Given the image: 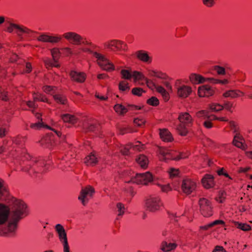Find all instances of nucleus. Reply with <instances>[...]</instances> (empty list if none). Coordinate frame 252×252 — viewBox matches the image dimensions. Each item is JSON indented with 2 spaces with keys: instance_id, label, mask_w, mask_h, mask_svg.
<instances>
[{
  "instance_id": "obj_1",
  "label": "nucleus",
  "mask_w": 252,
  "mask_h": 252,
  "mask_svg": "<svg viewBox=\"0 0 252 252\" xmlns=\"http://www.w3.org/2000/svg\"><path fill=\"white\" fill-rule=\"evenodd\" d=\"M27 205L22 201L13 197L9 209V220L7 228L3 233H12L15 231L18 221L27 215Z\"/></svg>"
},
{
  "instance_id": "obj_2",
  "label": "nucleus",
  "mask_w": 252,
  "mask_h": 252,
  "mask_svg": "<svg viewBox=\"0 0 252 252\" xmlns=\"http://www.w3.org/2000/svg\"><path fill=\"white\" fill-rule=\"evenodd\" d=\"M180 124L177 126V130L179 134L182 136H185L188 132L186 126H189L192 122V119L188 113H181L178 117Z\"/></svg>"
},
{
  "instance_id": "obj_3",
  "label": "nucleus",
  "mask_w": 252,
  "mask_h": 252,
  "mask_svg": "<svg viewBox=\"0 0 252 252\" xmlns=\"http://www.w3.org/2000/svg\"><path fill=\"white\" fill-rule=\"evenodd\" d=\"M62 36L63 38L74 45H91V43L87 41L86 38H84L81 35L74 32H66Z\"/></svg>"
},
{
  "instance_id": "obj_4",
  "label": "nucleus",
  "mask_w": 252,
  "mask_h": 252,
  "mask_svg": "<svg viewBox=\"0 0 252 252\" xmlns=\"http://www.w3.org/2000/svg\"><path fill=\"white\" fill-rule=\"evenodd\" d=\"M104 47L105 49L113 52H121L125 51L127 48V45L122 40L118 39H111L105 42Z\"/></svg>"
},
{
  "instance_id": "obj_5",
  "label": "nucleus",
  "mask_w": 252,
  "mask_h": 252,
  "mask_svg": "<svg viewBox=\"0 0 252 252\" xmlns=\"http://www.w3.org/2000/svg\"><path fill=\"white\" fill-rule=\"evenodd\" d=\"M92 53L94 57L97 59L98 64L102 69L108 71L115 69L114 64L103 55L96 52H94Z\"/></svg>"
},
{
  "instance_id": "obj_6",
  "label": "nucleus",
  "mask_w": 252,
  "mask_h": 252,
  "mask_svg": "<svg viewBox=\"0 0 252 252\" xmlns=\"http://www.w3.org/2000/svg\"><path fill=\"white\" fill-rule=\"evenodd\" d=\"M199 210L204 217H209L213 214V207L211 201L205 198H200L199 202Z\"/></svg>"
},
{
  "instance_id": "obj_7",
  "label": "nucleus",
  "mask_w": 252,
  "mask_h": 252,
  "mask_svg": "<svg viewBox=\"0 0 252 252\" xmlns=\"http://www.w3.org/2000/svg\"><path fill=\"white\" fill-rule=\"evenodd\" d=\"M6 31L9 33L14 32L19 36L24 34L29 35L33 33L32 30L23 25L12 23H10L7 27Z\"/></svg>"
},
{
  "instance_id": "obj_8",
  "label": "nucleus",
  "mask_w": 252,
  "mask_h": 252,
  "mask_svg": "<svg viewBox=\"0 0 252 252\" xmlns=\"http://www.w3.org/2000/svg\"><path fill=\"white\" fill-rule=\"evenodd\" d=\"M153 180L152 175L149 172H147L145 173L137 174L134 177L131 178L130 181L127 182L147 185L149 183L152 182Z\"/></svg>"
},
{
  "instance_id": "obj_9",
  "label": "nucleus",
  "mask_w": 252,
  "mask_h": 252,
  "mask_svg": "<svg viewBox=\"0 0 252 252\" xmlns=\"http://www.w3.org/2000/svg\"><path fill=\"white\" fill-rule=\"evenodd\" d=\"M94 193V188L91 186H87L82 189L78 198L81 201L83 206H86L89 199L93 197Z\"/></svg>"
},
{
  "instance_id": "obj_10",
  "label": "nucleus",
  "mask_w": 252,
  "mask_h": 252,
  "mask_svg": "<svg viewBox=\"0 0 252 252\" xmlns=\"http://www.w3.org/2000/svg\"><path fill=\"white\" fill-rule=\"evenodd\" d=\"M160 154L161 156V158H159L158 157V159L159 158L161 160H166V159L172 158L174 160H179L181 158H186L187 156L183 155V154L180 153L177 156H172L169 153V151L167 149L163 148L162 147L158 146V155Z\"/></svg>"
},
{
  "instance_id": "obj_11",
  "label": "nucleus",
  "mask_w": 252,
  "mask_h": 252,
  "mask_svg": "<svg viewBox=\"0 0 252 252\" xmlns=\"http://www.w3.org/2000/svg\"><path fill=\"white\" fill-rule=\"evenodd\" d=\"M195 188V183L189 179H184L182 182V189L187 194H190Z\"/></svg>"
},
{
  "instance_id": "obj_12",
  "label": "nucleus",
  "mask_w": 252,
  "mask_h": 252,
  "mask_svg": "<svg viewBox=\"0 0 252 252\" xmlns=\"http://www.w3.org/2000/svg\"><path fill=\"white\" fill-rule=\"evenodd\" d=\"M140 108L135 105H128L126 107L120 104H117L114 106L115 112L119 115L124 116L128 110H138Z\"/></svg>"
},
{
  "instance_id": "obj_13",
  "label": "nucleus",
  "mask_w": 252,
  "mask_h": 252,
  "mask_svg": "<svg viewBox=\"0 0 252 252\" xmlns=\"http://www.w3.org/2000/svg\"><path fill=\"white\" fill-rule=\"evenodd\" d=\"M37 39L43 42H49L51 43H57L62 40V37L58 35H49L46 34H42L37 37Z\"/></svg>"
},
{
  "instance_id": "obj_14",
  "label": "nucleus",
  "mask_w": 252,
  "mask_h": 252,
  "mask_svg": "<svg viewBox=\"0 0 252 252\" xmlns=\"http://www.w3.org/2000/svg\"><path fill=\"white\" fill-rule=\"evenodd\" d=\"M215 91L208 85H202L198 88V94L200 97H209L214 94Z\"/></svg>"
},
{
  "instance_id": "obj_15",
  "label": "nucleus",
  "mask_w": 252,
  "mask_h": 252,
  "mask_svg": "<svg viewBox=\"0 0 252 252\" xmlns=\"http://www.w3.org/2000/svg\"><path fill=\"white\" fill-rule=\"evenodd\" d=\"M9 215V208L2 204H0V225L4 223L8 219ZM7 227L2 232L0 231V234H4L3 232Z\"/></svg>"
},
{
  "instance_id": "obj_16",
  "label": "nucleus",
  "mask_w": 252,
  "mask_h": 252,
  "mask_svg": "<svg viewBox=\"0 0 252 252\" xmlns=\"http://www.w3.org/2000/svg\"><path fill=\"white\" fill-rule=\"evenodd\" d=\"M69 75L72 81L79 83H84L87 77L86 74L83 72H78L76 71H71Z\"/></svg>"
},
{
  "instance_id": "obj_17",
  "label": "nucleus",
  "mask_w": 252,
  "mask_h": 252,
  "mask_svg": "<svg viewBox=\"0 0 252 252\" xmlns=\"http://www.w3.org/2000/svg\"><path fill=\"white\" fill-rule=\"evenodd\" d=\"M177 89L178 95L182 98L187 97L192 92V88L186 85L178 86Z\"/></svg>"
},
{
  "instance_id": "obj_18",
  "label": "nucleus",
  "mask_w": 252,
  "mask_h": 252,
  "mask_svg": "<svg viewBox=\"0 0 252 252\" xmlns=\"http://www.w3.org/2000/svg\"><path fill=\"white\" fill-rule=\"evenodd\" d=\"M158 84L167 88L168 90H172V86L168 81L167 75L162 72L158 71Z\"/></svg>"
},
{
  "instance_id": "obj_19",
  "label": "nucleus",
  "mask_w": 252,
  "mask_h": 252,
  "mask_svg": "<svg viewBox=\"0 0 252 252\" xmlns=\"http://www.w3.org/2000/svg\"><path fill=\"white\" fill-rule=\"evenodd\" d=\"M146 207L148 211L154 212L157 210L158 199L157 197L150 196L146 201Z\"/></svg>"
},
{
  "instance_id": "obj_20",
  "label": "nucleus",
  "mask_w": 252,
  "mask_h": 252,
  "mask_svg": "<svg viewBox=\"0 0 252 252\" xmlns=\"http://www.w3.org/2000/svg\"><path fill=\"white\" fill-rule=\"evenodd\" d=\"M159 134L161 139L166 142H171L173 140L171 132L166 128L158 129Z\"/></svg>"
},
{
  "instance_id": "obj_21",
  "label": "nucleus",
  "mask_w": 252,
  "mask_h": 252,
  "mask_svg": "<svg viewBox=\"0 0 252 252\" xmlns=\"http://www.w3.org/2000/svg\"><path fill=\"white\" fill-rule=\"evenodd\" d=\"M209 78H204L202 76L195 73H192L189 75L190 82L194 84H199L205 82L206 81L210 82Z\"/></svg>"
},
{
  "instance_id": "obj_22",
  "label": "nucleus",
  "mask_w": 252,
  "mask_h": 252,
  "mask_svg": "<svg viewBox=\"0 0 252 252\" xmlns=\"http://www.w3.org/2000/svg\"><path fill=\"white\" fill-rule=\"evenodd\" d=\"M40 143L42 145L51 148L55 144L54 136L51 134H47L41 139Z\"/></svg>"
},
{
  "instance_id": "obj_23",
  "label": "nucleus",
  "mask_w": 252,
  "mask_h": 252,
  "mask_svg": "<svg viewBox=\"0 0 252 252\" xmlns=\"http://www.w3.org/2000/svg\"><path fill=\"white\" fill-rule=\"evenodd\" d=\"M172 92L171 90H168L161 85L158 84V94H159L164 102H167L170 99V93Z\"/></svg>"
},
{
  "instance_id": "obj_24",
  "label": "nucleus",
  "mask_w": 252,
  "mask_h": 252,
  "mask_svg": "<svg viewBox=\"0 0 252 252\" xmlns=\"http://www.w3.org/2000/svg\"><path fill=\"white\" fill-rule=\"evenodd\" d=\"M203 186L206 189H210L214 186V177L211 175H206L202 179Z\"/></svg>"
},
{
  "instance_id": "obj_25",
  "label": "nucleus",
  "mask_w": 252,
  "mask_h": 252,
  "mask_svg": "<svg viewBox=\"0 0 252 252\" xmlns=\"http://www.w3.org/2000/svg\"><path fill=\"white\" fill-rule=\"evenodd\" d=\"M61 118L64 123H68L72 125L76 124L78 119L73 115L65 114L61 115Z\"/></svg>"
},
{
  "instance_id": "obj_26",
  "label": "nucleus",
  "mask_w": 252,
  "mask_h": 252,
  "mask_svg": "<svg viewBox=\"0 0 252 252\" xmlns=\"http://www.w3.org/2000/svg\"><path fill=\"white\" fill-rule=\"evenodd\" d=\"M177 244L176 243L163 241L161 244L160 249L163 252H167L175 250Z\"/></svg>"
},
{
  "instance_id": "obj_27",
  "label": "nucleus",
  "mask_w": 252,
  "mask_h": 252,
  "mask_svg": "<svg viewBox=\"0 0 252 252\" xmlns=\"http://www.w3.org/2000/svg\"><path fill=\"white\" fill-rule=\"evenodd\" d=\"M132 78L134 79V82L135 83L138 82L139 84H143L146 80V78L140 72L134 71L132 72Z\"/></svg>"
},
{
  "instance_id": "obj_28",
  "label": "nucleus",
  "mask_w": 252,
  "mask_h": 252,
  "mask_svg": "<svg viewBox=\"0 0 252 252\" xmlns=\"http://www.w3.org/2000/svg\"><path fill=\"white\" fill-rule=\"evenodd\" d=\"M136 161L141 168L144 169H145L147 167L149 163V160L148 158L144 155H140L136 158Z\"/></svg>"
},
{
  "instance_id": "obj_29",
  "label": "nucleus",
  "mask_w": 252,
  "mask_h": 252,
  "mask_svg": "<svg viewBox=\"0 0 252 252\" xmlns=\"http://www.w3.org/2000/svg\"><path fill=\"white\" fill-rule=\"evenodd\" d=\"M83 128L87 131H93L94 129V125L92 123V120L87 117L82 120Z\"/></svg>"
},
{
  "instance_id": "obj_30",
  "label": "nucleus",
  "mask_w": 252,
  "mask_h": 252,
  "mask_svg": "<svg viewBox=\"0 0 252 252\" xmlns=\"http://www.w3.org/2000/svg\"><path fill=\"white\" fill-rule=\"evenodd\" d=\"M84 162L87 165L94 166L97 163L98 159L94 154H91L85 158Z\"/></svg>"
},
{
  "instance_id": "obj_31",
  "label": "nucleus",
  "mask_w": 252,
  "mask_h": 252,
  "mask_svg": "<svg viewBox=\"0 0 252 252\" xmlns=\"http://www.w3.org/2000/svg\"><path fill=\"white\" fill-rule=\"evenodd\" d=\"M136 55L137 58L143 62L150 63L151 62L150 57L144 51H138L136 53Z\"/></svg>"
},
{
  "instance_id": "obj_32",
  "label": "nucleus",
  "mask_w": 252,
  "mask_h": 252,
  "mask_svg": "<svg viewBox=\"0 0 252 252\" xmlns=\"http://www.w3.org/2000/svg\"><path fill=\"white\" fill-rule=\"evenodd\" d=\"M55 229L59 235L60 240H62L63 239L67 238L66 233L61 224H57L56 225Z\"/></svg>"
},
{
  "instance_id": "obj_33",
  "label": "nucleus",
  "mask_w": 252,
  "mask_h": 252,
  "mask_svg": "<svg viewBox=\"0 0 252 252\" xmlns=\"http://www.w3.org/2000/svg\"><path fill=\"white\" fill-rule=\"evenodd\" d=\"M33 99L34 101H41L42 102H46L49 104L51 103L45 95L40 93H34L33 94Z\"/></svg>"
},
{
  "instance_id": "obj_34",
  "label": "nucleus",
  "mask_w": 252,
  "mask_h": 252,
  "mask_svg": "<svg viewBox=\"0 0 252 252\" xmlns=\"http://www.w3.org/2000/svg\"><path fill=\"white\" fill-rule=\"evenodd\" d=\"M239 93H241L243 94V93L240 91L235 90H231L226 91L223 94V96L225 97H230L231 98H236L239 96Z\"/></svg>"
},
{
  "instance_id": "obj_35",
  "label": "nucleus",
  "mask_w": 252,
  "mask_h": 252,
  "mask_svg": "<svg viewBox=\"0 0 252 252\" xmlns=\"http://www.w3.org/2000/svg\"><path fill=\"white\" fill-rule=\"evenodd\" d=\"M63 53L66 56H72V55H78L80 54V52L76 49L72 50L69 47H64L62 49Z\"/></svg>"
},
{
  "instance_id": "obj_36",
  "label": "nucleus",
  "mask_w": 252,
  "mask_h": 252,
  "mask_svg": "<svg viewBox=\"0 0 252 252\" xmlns=\"http://www.w3.org/2000/svg\"><path fill=\"white\" fill-rule=\"evenodd\" d=\"M54 99L57 103L61 104H65L67 102L66 97L61 94H56L53 95Z\"/></svg>"
},
{
  "instance_id": "obj_37",
  "label": "nucleus",
  "mask_w": 252,
  "mask_h": 252,
  "mask_svg": "<svg viewBox=\"0 0 252 252\" xmlns=\"http://www.w3.org/2000/svg\"><path fill=\"white\" fill-rule=\"evenodd\" d=\"M57 87L52 86H44L42 88L43 91L46 94H53L57 90Z\"/></svg>"
},
{
  "instance_id": "obj_38",
  "label": "nucleus",
  "mask_w": 252,
  "mask_h": 252,
  "mask_svg": "<svg viewBox=\"0 0 252 252\" xmlns=\"http://www.w3.org/2000/svg\"><path fill=\"white\" fill-rule=\"evenodd\" d=\"M122 78L127 80H130L132 77V72L126 69H122L121 71Z\"/></svg>"
},
{
  "instance_id": "obj_39",
  "label": "nucleus",
  "mask_w": 252,
  "mask_h": 252,
  "mask_svg": "<svg viewBox=\"0 0 252 252\" xmlns=\"http://www.w3.org/2000/svg\"><path fill=\"white\" fill-rule=\"evenodd\" d=\"M120 133L122 135L136 131L130 126H123L120 128Z\"/></svg>"
},
{
  "instance_id": "obj_40",
  "label": "nucleus",
  "mask_w": 252,
  "mask_h": 252,
  "mask_svg": "<svg viewBox=\"0 0 252 252\" xmlns=\"http://www.w3.org/2000/svg\"><path fill=\"white\" fill-rule=\"evenodd\" d=\"M31 128L34 129H38L42 127H45L47 128L51 129L49 126L47 125H44L43 123L41 122H39L37 123L32 124L30 126Z\"/></svg>"
},
{
  "instance_id": "obj_41",
  "label": "nucleus",
  "mask_w": 252,
  "mask_h": 252,
  "mask_svg": "<svg viewBox=\"0 0 252 252\" xmlns=\"http://www.w3.org/2000/svg\"><path fill=\"white\" fill-rule=\"evenodd\" d=\"M132 144L129 143L125 145L121 149V153L124 156H127L129 154V149L132 148Z\"/></svg>"
},
{
  "instance_id": "obj_42",
  "label": "nucleus",
  "mask_w": 252,
  "mask_h": 252,
  "mask_svg": "<svg viewBox=\"0 0 252 252\" xmlns=\"http://www.w3.org/2000/svg\"><path fill=\"white\" fill-rule=\"evenodd\" d=\"M235 225L237 228L243 231H248L251 229V226L246 223L236 222Z\"/></svg>"
},
{
  "instance_id": "obj_43",
  "label": "nucleus",
  "mask_w": 252,
  "mask_h": 252,
  "mask_svg": "<svg viewBox=\"0 0 252 252\" xmlns=\"http://www.w3.org/2000/svg\"><path fill=\"white\" fill-rule=\"evenodd\" d=\"M51 53L53 61L56 62V60H58L60 57L59 49L57 48H53L51 50Z\"/></svg>"
},
{
  "instance_id": "obj_44",
  "label": "nucleus",
  "mask_w": 252,
  "mask_h": 252,
  "mask_svg": "<svg viewBox=\"0 0 252 252\" xmlns=\"http://www.w3.org/2000/svg\"><path fill=\"white\" fill-rule=\"evenodd\" d=\"M117 208L118 209V216H122L123 215L125 212V206L123 204L121 203H118L117 204Z\"/></svg>"
},
{
  "instance_id": "obj_45",
  "label": "nucleus",
  "mask_w": 252,
  "mask_h": 252,
  "mask_svg": "<svg viewBox=\"0 0 252 252\" xmlns=\"http://www.w3.org/2000/svg\"><path fill=\"white\" fill-rule=\"evenodd\" d=\"M8 194V191L5 187L0 182V199L3 196H6Z\"/></svg>"
},
{
  "instance_id": "obj_46",
  "label": "nucleus",
  "mask_w": 252,
  "mask_h": 252,
  "mask_svg": "<svg viewBox=\"0 0 252 252\" xmlns=\"http://www.w3.org/2000/svg\"><path fill=\"white\" fill-rule=\"evenodd\" d=\"M119 89L121 91H125L129 90L128 83L127 81H123L119 83Z\"/></svg>"
},
{
  "instance_id": "obj_47",
  "label": "nucleus",
  "mask_w": 252,
  "mask_h": 252,
  "mask_svg": "<svg viewBox=\"0 0 252 252\" xmlns=\"http://www.w3.org/2000/svg\"><path fill=\"white\" fill-rule=\"evenodd\" d=\"M132 147L135 151H141L144 149V145L141 144L140 142L137 141L135 145L132 144Z\"/></svg>"
},
{
  "instance_id": "obj_48",
  "label": "nucleus",
  "mask_w": 252,
  "mask_h": 252,
  "mask_svg": "<svg viewBox=\"0 0 252 252\" xmlns=\"http://www.w3.org/2000/svg\"><path fill=\"white\" fill-rule=\"evenodd\" d=\"M132 94L135 95L141 96L145 92L141 88H134L131 91Z\"/></svg>"
},
{
  "instance_id": "obj_49",
  "label": "nucleus",
  "mask_w": 252,
  "mask_h": 252,
  "mask_svg": "<svg viewBox=\"0 0 252 252\" xmlns=\"http://www.w3.org/2000/svg\"><path fill=\"white\" fill-rule=\"evenodd\" d=\"M210 79V82L213 84H226L228 83V81L227 79L224 80H218L213 78H209Z\"/></svg>"
},
{
  "instance_id": "obj_50",
  "label": "nucleus",
  "mask_w": 252,
  "mask_h": 252,
  "mask_svg": "<svg viewBox=\"0 0 252 252\" xmlns=\"http://www.w3.org/2000/svg\"><path fill=\"white\" fill-rule=\"evenodd\" d=\"M196 116L198 118H203L204 119H210V116L207 114V112L204 110H201L196 113Z\"/></svg>"
},
{
  "instance_id": "obj_51",
  "label": "nucleus",
  "mask_w": 252,
  "mask_h": 252,
  "mask_svg": "<svg viewBox=\"0 0 252 252\" xmlns=\"http://www.w3.org/2000/svg\"><path fill=\"white\" fill-rule=\"evenodd\" d=\"M60 241L62 243L63 246V252H70L69 251V247L68 245L67 239L65 238L63 239L62 240H60Z\"/></svg>"
},
{
  "instance_id": "obj_52",
  "label": "nucleus",
  "mask_w": 252,
  "mask_h": 252,
  "mask_svg": "<svg viewBox=\"0 0 252 252\" xmlns=\"http://www.w3.org/2000/svg\"><path fill=\"white\" fill-rule=\"evenodd\" d=\"M147 103L152 106H157L158 98L156 97L153 96L147 100Z\"/></svg>"
},
{
  "instance_id": "obj_53",
  "label": "nucleus",
  "mask_w": 252,
  "mask_h": 252,
  "mask_svg": "<svg viewBox=\"0 0 252 252\" xmlns=\"http://www.w3.org/2000/svg\"><path fill=\"white\" fill-rule=\"evenodd\" d=\"M133 123L135 126L141 127L144 125L145 120L143 119L135 118L133 121Z\"/></svg>"
},
{
  "instance_id": "obj_54",
  "label": "nucleus",
  "mask_w": 252,
  "mask_h": 252,
  "mask_svg": "<svg viewBox=\"0 0 252 252\" xmlns=\"http://www.w3.org/2000/svg\"><path fill=\"white\" fill-rule=\"evenodd\" d=\"M214 69L219 75H224L225 73V70L223 67L216 65L214 67Z\"/></svg>"
},
{
  "instance_id": "obj_55",
  "label": "nucleus",
  "mask_w": 252,
  "mask_h": 252,
  "mask_svg": "<svg viewBox=\"0 0 252 252\" xmlns=\"http://www.w3.org/2000/svg\"><path fill=\"white\" fill-rule=\"evenodd\" d=\"M147 83V86L150 88L152 90H156V91H158V88L156 85L151 80H147L145 81Z\"/></svg>"
},
{
  "instance_id": "obj_56",
  "label": "nucleus",
  "mask_w": 252,
  "mask_h": 252,
  "mask_svg": "<svg viewBox=\"0 0 252 252\" xmlns=\"http://www.w3.org/2000/svg\"><path fill=\"white\" fill-rule=\"evenodd\" d=\"M226 193L224 191H220L219 192V196L216 198V200L220 203H222L225 199Z\"/></svg>"
},
{
  "instance_id": "obj_57",
  "label": "nucleus",
  "mask_w": 252,
  "mask_h": 252,
  "mask_svg": "<svg viewBox=\"0 0 252 252\" xmlns=\"http://www.w3.org/2000/svg\"><path fill=\"white\" fill-rule=\"evenodd\" d=\"M211 109L212 110L219 111L223 109V106L219 104H215L211 106Z\"/></svg>"
},
{
  "instance_id": "obj_58",
  "label": "nucleus",
  "mask_w": 252,
  "mask_h": 252,
  "mask_svg": "<svg viewBox=\"0 0 252 252\" xmlns=\"http://www.w3.org/2000/svg\"><path fill=\"white\" fill-rule=\"evenodd\" d=\"M215 0H202L203 3L207 7H211L215 4Z\"/></svg>"
},
{
  "instance_id": "obj_59",
  "label": "nucleus",
  "mask_w": 252,
  "mask_h": 252,
  "mask_svg": "<svg viewBox=\"0 0 252 252\" xmlns=\"http://www.w3.org/2000/svg\"><path fill=\"white\" fill-rule=\"evenodd\" d=\"M233 144L237 147L240 148L242 150H245V146L243 145L241 141L239 140L233 141Z\"/></svg>"
},
{
  "instance_id": "obj_60",
  "label": "nucleus",
  "mask_w": 252,
  "mask_h": 252,
  "mask_svg": "<svg viewBox=\"0 0 252 252\" xmlns=\"http://www.w3.org/2000/svg\"><path fill=\"white\" fill-rule=\"evenodd\" d=\"M230 127L233 130L234 133H236L238 131V127L234 121L229 122Z\"/></svg>"
},
{
  "instance_id": "obj_61",
  "label": "nucleus",
  "mask_w": 252,
  "mask_h": 252,
  "mask_svg": "<svg viewBox=\"0 0 252 252\" xmlns=\"http://www.w3.org/2000/svg\"><path fill=\"white\" fill-rule=\"evenodd\" d=\"M8 132V130L5 127H0V138L5 137Z\"/></svg>"
},
{
  "instance_id": "obj_62",
  "label": "nucleus",
  "mask_w": 252,
  "mask_h": 252,
  "mask_svg": "<svg viewBox=\"0 0 252 252\" xmlns=\"http://www.w3.org/2000/svg\"><path fill=\"white\" fill-rule=\"evenodd\" d=\"M32 70V66L31 63H27L26 65V69L23 73H29Z\"/></svg>"
},
{
  "instance_id": "obj_63",
  "label": "nucleus",
  "mask_w": 252,
  "mask_h": 252,
  "mask_svg": "<svg viewBox=\"0 0 252 252\" xmlns=\"http://www.w3.org/2000/svg\"><path fill=\"white\" fill-rule=\"evenodd\" d=\"M169 173L171 176L175 177L177 176L179 173V171L175 168H170Z\"/></svg>"
},
{
  "instance_id": "obj_64",
  "label": "nucleus",
  "mask_w": 252,
  "mask_h": 252,
  "mask_svg": "<svg viewBox=\"0 0 252 252\" xmlns=\"http://www.w3.org/2000/svg\"><path fill=\"white\" fill-rule=\"evenodd\" d=\"M213 252H226V251L221 246H217L214 250Z\"/></svg>"
}]
</instances>
